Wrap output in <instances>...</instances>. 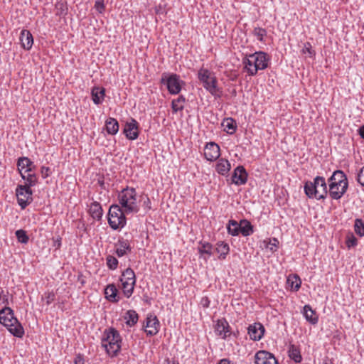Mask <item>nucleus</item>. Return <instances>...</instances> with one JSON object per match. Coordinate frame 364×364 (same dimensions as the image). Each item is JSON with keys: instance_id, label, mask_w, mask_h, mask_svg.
<instances>
[{"instance_id": "obj_31", "label": "nucleus", "mask_w": 364, "mask_h": 364, "mask_svg": "<svg viewBox=\"0 0 364 364\" xmlns=\"http://www.w3.org/2000/svg\"><path fill=\"white\" fill-rule=\"evenodd\" d=\"M105 293L106 295V298L112 302H117L118 301V299H116L117 294V289L116 287L114 284H109L105 290Z\"/></svg>"}, {"instance_id": "obj_40", "label": "nucleus", "mask_w": 364, "mask_h": 364, "mask_svg": "<svg viewBox=\"0 0 364 364\" xmlns=\"http://www.w3.org/2000/svg\"><path fill=\"white\" fill-rule=\"evenodd\" d=\"M346 244L348 249L354 247L358 245V240L353 232H348L346 238Z\"/></svg>"}, {"instance_id": "obj_58", "label": "nucleus", "mask_w": 364, "mask_h": 364, "mask_svg": "<svg viewBox=\"0 0 364 364\" xmlns=\"http://www.w3.org/2000/svg\"><path fill=\"white\" fill-rule=\"evenodd\" d=\"M60 245H61V242H60V238H58V239L55 241V244H54V245L58 248V247H60Z\"/></svg>"}, {"instance_id": "obj_17", "label": "nucleus", "mask_w": 364, "mask_h": 364, "mask_svg": "<svg viewBox=\"0 0 364 364\" xmlns=\"http://www.w3.org/2000/svg\"><path fill=\"white\" fill-rule=\"evenodd\" d=\"M20 41L21 46L25 50H30L33 43V38L31 32L28 30L23 29L20 35Z\"/></svg>"}, {"instance_id": "obj_33", "label": "nucleus", "mask_w": 364, "mask_h": 364, "mask_svg": "<svg viewBox=\"0 0 364 364\" xmlns=\"http://www.w3.org/2000/svg\"><path fill=\"white\" fill-rule=\"evenodd\" d=\"M21 178L26 181V183L23 186L31 187L34 186L37 183V176L34 173H28L27 176L25 175V173H21Z\"/></svg>"}, {"instance_id": "obj_34", "label": "nucleus", "mask_w": 364, "mask_h": 364, "mask_svg": "<svg viewBox=\"0 0 364 364\" xmlns=\"http://www.w3.org/2000/svg\"><path fill=\"white\" fill-rule=\"evenodd\" d=\"M228 232L232 236H237L240 233V223L234 220H230L227 226Z\"/></svg>"}, {"instance_id": "obj_1", "label": "nucleus", "mask_w": 364, "mask_h": 364, "mask_svg": "<svg viewBox=\"0 0 364 364\" xmlns=\"http://www.w3.org/2000/svg\"><path fill=\"white\" fill-rule=\"evenodd\" d=\"M122 338L117 330L109 328L103 332L101 345L107 354L116 356L121 349Z\"/></svg>"}, {"instance_id": "obj_11", "label": "nucleus", "mask_w": 364, "mask_h": 364, "mask_svg": "<svg viewBox=\"0 0 364 364\" xmlns=\"http://www.w3.org/2000/svg\"><path fill=\"white\" fill-rule=\"evenodd\" d=\"M123 132L126 137L130 140L136 139L139 136V124L133 118L125 123Z\"/></svg>"}, {"instance_id": "obj_39", "label": "nucleus", "mask_w": 364, "mask_h": 364, "mask_svg": "<svg viewBox=\"0 0 364 364\" xmlns=\"http://www.w3.org/2000/svg\"><path fill=\"white\" fill-rule=\"evenodd\" d=\"M287 283L293 290L298 291L301 287V282L298 276L294 275L293 277H289L287 279Z\"/></svg>"}, {"instance_id": "obj_53", "label": "nucleus", "mask_w": 364, "mask_h": 364, "mask_svg": "<svg viewBox=\"0 0 364 364\" xmlns=\"http://www.w3.org/2000/svg\"><path fill=\"white\" fill-rule=\"evenodd\" d=\"M56 7H57V9H60V15L66 14L65 9H63L64 4L63 3L57 4Z\"/></svg>"}, {"instance_id": "obj_47", "label": "nucleus", "mask_w": 364, "mask_h": 364, "mask_svg": "<svg viewBox=\"0 0 364 364\" xmlns=\"http://www.w3.org/2000/svg\"><path fill=\"white\" fill-rule=\"evenodd\" d=\"M302 52L304 53H308L309 54L310 57H311L313 55H314V52L311 49V46L310 43H306L304 44V47L302 49Z\"/></svg>"}, {"instance_id": "obj_28", "label": "nucleus", "mask_w": 364, "mask_h": 364, "mask_svg": "<svg viewBox=\"0 0 364 364\" xmlns=\"http://www.w3.org/2000/svg\"><path fill=\"white\" fill-rule=\"evenodd\" d=\"M341 182L345 181L344 185L348 187V178L343 171L336 170L333 172V175L328 178V182Z\"/></svg>"}, {"instance_id": "obj_59", "label": "nucleus", "mask_w": 364, "mask_h": 364, "mask_svg": "<svg viewBox=\"0 0 364 364\" xmlns=\"http://www.w3.org/2000/svg\"><path fill=\"white\" fill-rule=\"evenodd\" d=\"M167 361H168V364H178V362H176L174 360H168Z\"/></svg>"}, {"instance_id": "obj_38", "label": "nucleus", "mask_w": 364, "mask_h": 364, "mask_svg": "<svg viewBox=\"0 0 364 364\" xmlns=\"http://www.w3.org/2000/svg\"><path fill=\"white\" fill-rule=\"evenodd\" d=\"M354 231L360 237L364 236V222L362 219L356 218L355 220Z\"/></svg>"}, {"instance_id": "obj_23", "label": "nucleus", "mask_w": 364, "mask_h": 364, "mask_svg": "<svg viewBox=\"0 0 364 364\" xmlns=\"http://www.w3.org/2000/svg\"><path fill=\"white\" fill-rule=\"evenodd\" d=\"M105 90L102 87H94L92 89V99L95 105H100L102 103L105 97Z\"/></svg>"}, {"instance_id": "obj_56", "label": "nucleus", "mask_w": 364, "mask_h": 364, "mask_svg": "<svg viewBox=\"0 0 364 364\" xmlns=\"http://www.w3.org/2000/svg\"><path fill=\"white\" fill-rule=\"evenodd\" d=\"M322 364H334V363H333V361L331 359L326 358L325 359H323Z\"/></svg>"}, {"instance_id": "obj_16", "label": "nucleus", "mask_w": 364, "mask_h": 364, "mask_svg": "<svg viewBox=\"0 0 364 364\" xmlns=\"http://www.w3.org/2000/svg\"><path fill=\"white\" fill-rule=\"evenodd\" d=\"M248 334L253 341H259L264 335V327L260 323H255L249 326Z\"/></svg>"}, {"instance_id": "obj_44", "label": "nucleus", "mask_w": 364, "mask_h": 364, "mask_svg": "<svg viewBox=\"0 0 364 364\" xmlns=\"http://www.w3.org/2000/svg\"><path fill=\"white\" fill-rule=\"evenodd\" d=\"M243 63L245 64V68L249 73L250 68H253V66H255L254 59H252V54L247 55L243 59Z\"/></svg>"}, {"instance_id": "obj_36", "label": "nucleus", "mask_w": 364, "mask_h": 364, "mask_svg": "<svg viewBox=\"0 0 364 364\" xmlns=\"http://www.w3.org/2000/svg\"><path fill=\"white\" fill-rule=\"evenodd\" d=\"M214 247L209 242H200L198 247V252L203 255L206 254L208 256H211L214 252Z\"/></svg>"}, {"instance_id": "obj_29", "label": "nucleus", "mask_w": 364, "mask_h": 364, "mask_svg": "<svg viewBox=\"0 0 364 364\" xmlns=\"http://www.w3.org/2000/svg\"><path fill=\"white\" fill-rule=\"evenodd\" d=\"M288 353L289 358L295 363H300L301 361L302 357L300 350L295 345L291 344L289 346Z\"/></svg>"}, {"instance_id": "obj_43", "label": "nucleus", "mask_w": 364, "mask_h": 364, "mask_svg": "<svg viewBox=\"0 0 364 364\" xmlns=\"http://www.w3.org/2000/svg\"><path fill=\"white\" fill-rule=\"evenodd\" d=\"M107 264L110 269H115L117 267L118 260L113 256H108L107 257Z\"/></svg>"}, {"instance_id": "obj_30", "label": "nucleus", "mask_w": 364, "mask_h": 364, "mask_svg": "<svg viewBox=\"0 0 364 364\" xmlns=\"http://www.w3.org/2000/svg\"><path fill=\"white\" fill-rule=\"evenodd\" d=\"M224 130L228 134H232L237 129L236 122L232 118L225 119L222 123Z\"/></svg>"}, {"instance_id": "obj_6", "label": "nucleus", "mask_w": 364, "mask_h": 364, "mask_svg": "<svg viewBox=\"0 0 364 364\" xmlns=\"http://www.w3.org/2000/svg\"><path fill=\"white\" fill-rule=\"evenodd\" d=\"M108 223L113 230L122 228L126 225L124 213L118 205L110 206L108 212Z\"/></svg>"}, {"instance_id": "obj_2", "label": "nucleus", "mask_w": 364, "mask_h": 364, "mask_svg": "<svg viewBox=\"0 0 364 364\" xmlns=\"http://www.w3.org/2000/svg\"><path fill=\"white\" fill-rule=\"evenodd\" d=\"M0 323L16 337L21 338L24 335L22 325L14 316V311L10 307H4L0 310Z\"/></svg>"}, {"instance_id": "obj_24", "label": "nucleus", "mask_w": 364, "mask_h": 364, "mask_svg": "<svg viewBox=\"0 0 364 364\" xmlns=\"http://www.w3.org/2000/svg\"><path fill=\"white\" fill-rule=\"evenodd\" d=\"M33 162L28 157L18 158L17 161V166L20 174L23 173L22 171L25 168H26L25 173L31 171L32 168L31 166Z\"/></svg>"}, {"instance_id": "obj_3", "label": "nucleus", "mask_w": 364, "mask_h": 364, "mask_svg": "<svg viewBox=\"0 0 364 364\" xmlns=\"http://www.w3.org/2000/svg\"><path fill=\"white\" fill-rule=\"evenodd\" d=\"M305 194L310 198L324 199L328 194L326 180L322 176H316L314 181H306L304 184Z\"/></svg>"}, {"instance_id": "obj_19", "label": "nucleus", "mask_w": 364, "mask_h": 364, "mask_svg": "<svg viewBox=\"0 0 364 364\" xmlns=\"http://www.w3.org/2000/svg\"><path fill=\"white\" fill-rule=\"evenodd\" d=\"M229 328V323L225 318H221L217 321L215 330L217 334L222 336L223 338H226L228 336L227 333L230 331Z\"/></svg>"}, {"instance_id": "obj_12", "label": "nucleus", "mask_w": 364, "mask_h": 364, "mask_svg": "<svg viewBox=\"0 0 364 364\" xmlns=\"http://www.w3.org/2000/svg\"><path fill=\"white\" fill-rule=\"evenodd\" d=\"M255 364H279L274 355L266 350H259L255 355Z\"/></svg>"}, {"instance_id": "obj_46", "label": "nucleus", "mask_w": 364, "mask_h": 364, "mask_svg": "<svg viewBox=\"0 0 364 364\" xmlns=\"http://www.w3.org/2000/svg\"><path fill=\"white\" fill-rule=\"evenodd\" d=\"M356 180L358 183L364 187V166L358 172Z\"/></svg>"}, {"instance_id": "obj_27", "label": "nucleus", "mask_w": 364, "mask_h": 364, "mask_svg": "<svg viewBox=\"0 0 364 364\" xmlns=\"http://www.w3.org/2000/svg\"><path fill=\"white\" fill-rule=\"evenodd\" d=\"M304 316L306 321L310 322L311 324H316L318 322V317L316 316L315 311L312 310L309 305L304 306Z\"/></svg>"}, {"instance_id": "obj_13", "label": "nucleus", "mask_w": 364, "mask_h": 364, "mask_svg": "<svg viewBox=\"0 0 364 364\" xmlns=\"http://www.w3.org/2000/svg\"><path fill=\"white\" fill-rule=\"evenodd\" d=\"M247 173L242 166H237L232 175L231 181L236 185H243L247 182Z\"/></svg>"}, {"instance_id": "obj_54", "label": "nucleus", "mask_w": 364, "mask_h": 364, "mask_svg": "<svg viewBox=\"0 0 364 364\" xmlns=\"http://www.w3.org/2000/svg\"><path fill=\"white\" fill-rule=\"evenodd\" d=\"M273 241H274V243H272H272H270V244H269V245H271V246L269 247V249H270V250H271L272 252H274V251L276 250V247H277L276 243H277V242H278V240H277V239H275V238H274V239H273Z\"/></svg>"}, {"instance_id": "obj_42", "label": "nucleus", "mask_w": 364, "mask_h": 364, "mask_svg": "<svg viewBox=\"0 0 364 364\" xmlns=\"http://www.w3.org/2000/svg\"><path fill=\"white\" fill-rule=\"evenodd\" d=\"M253 34L257 37L258 41H262L264 36L267 34V31L264 28L257 27L254 29Z\"/></svg>"}, {"instance_id": "obj_50", "label": "nucleus", "mask_w": 364, "mask_h": 364, "mask_svg": "<svg viewBox=\"0 0 364 364\" xmlns=\"http://www.w3.org/2000/svg\"><path fill=\"white\" fill-rule=\"evenodd\" d=\"M75 364H85L84 356L81 354H78L75 356L74 359Z\"/></svg>"}, {"instance_id": "obj_20", "label": "nucleus", "mask_w": 364, "mask_h": 364, "mask_svg": "<svg viewBox=\"0 0 364 364\" xmlns=\"http://www.w3.org/2000/svg\"><path fill=\"white\" fill-rule=\"evenodd\" d=\"M116 246L117 247L115 253L118 257H122L127 253V250L131 251V247L127 240L120 239Z\"/></svg>"}, {"instance_id": "obj_37", "label": "nucleus", "mask_w": 364, "mask_h": 364, "mask_svg": "<svg viewBox=\"0 0 364 364\" xmlns=\"http://www.w3.org/2000/svg\"><path fill=\"white\" fill-rule=\"evenodd\" d=\"M185 101V97L182 95L179 96L177 99L173 100L171 103V108L173 112H177L178 111L183 109V104Z\"/></svg>"}, {"instance_id": "obj_22", "label": "nucleus", "mask_w": 364, "mask_h": 364, "mask_svg": "<svg viewBox=\"0 0 364 364\" xmlns=\"http://www.w3.org/2000/svg\"><path fill=\"white\" fill-rule=\"evenodd\" d=\"M119 123L116 119L109 117L105 122L107 132L111 135H115L119 131Z\"/></svg>"}, {"instance_id": "obj_32", "label": "nucleus", "mask_w": 364, "mask_h": 364, "mask_svg": "<svg viewBox=\"0 0 364 364\" xmlns=\"http://www.w3.org/2000/svg\"><path fill=\"white\" fill-rule=\"evenodd\" d=\"M124 318L127 320V325L132 326L137 323L139 316L134 310H129L127 311Z\"/></svg>"}, {"instance_id": "obj_10", "label": "nucleus", "mask_w": 364, "mask_h": 364, "mask_svg": "<svg viewBox=\"0 0 364 364\" xmlns=\"http://www.w3.org/2000/svg\"><path fill=\"white\" fill-rule=\"evenodd\" d=\"M18 204L21 209H25L33 201V191L29 187L18 185L16 189Z\"/></svg>"}, {"instance_id": "obj_7", "label": "nucleus", "mask_w": 364, "mask_h": 364, "mask_svg": "<svg viewBox=\"0 0 364 364\" xmlns=\"http://www.w3.org/2000/svg\"><path fill=\"white\" fill-rule=\"evenodd\" d=\"M161 83L166 85L168 92L171 95H177L181 92V85L183 82L176 74L164 73L161 79Z\"/></svg>"}, {"instance_id": "obj_25", "label": "nucleus", "mask_w": 364, "mask_h": 364, "mask_svg": "<svg viewBox=\"0 0 364 364\" xmlns=\"http://www.w3.org/2000/svg\"><path fill=\"white\" fill-rule=\"evenodd\" d=\"M90 213L93 219L100 220L102 217L103 210L100 204L93 202L90 206Z\"/></svg>"}, {"instance_id": "obj_14", "label": "nucleus", "mask_w": 364, "mask_h": 364, "mask_svg": "<svg viewBox=\"0 0 364 364\" xmlns=\"http://www.w3.org/2000/svg\"><path fill=\"white\" fill-rule=\"evenodd\" d=\"M205 158L210 161L216 160L220 156V147L214 143H208L204 149Z\"/></svg>"}, {"instance_id": "obj_51", "label": "nucleus", "mask_w": 364, "mask_h": 364, "mask_svg": "<svg viewBox=\"0 0 364 364\" xmlns=\"http://www.w3.org/2000/svg\"><path fill=\"white\" fill-rule=\"evenodd\" d=\"M200 304L204 308H208L210 305V300L207 296H204L201 299Z\"/></svg>"}, {"instance_id": "obj_57", "label": "nucleus", "mask_w": 364, "mask_h": 364, "mask_svg": "<svg viewBox=\"0 0 364 364\" xmlns=\"http://www.w3.org/2000/svg\"><path fill=\"white\" fill-rule=\"evenodd\" d=\"M333 183H336V185H337L338 187H341V188H343V186H344V183L345 181H341V182H333Z\"/></svg>"}, {"instance_id": "obj_55", "label": "nucleus", "mask_w": 364, "mask_h": 364, "mask_svg": "<svg viewBox=\"0 0 364 364\" xmlns=\"http://www.w3.org/2000/svg\"><path fill=\"white\" fill-rule=\"evenodd\" d=\"M359 134L362 139H364V125L361 126L358 130Z\"/></svg>"}, {"instance_id": "obj_35", "label": "nucleus", "mask_w": 364, "mask_h": 364, "mask_svg": "<svg viewBox=\"0 0 364 364\" xmlns=\"http://www.w3.org/2000/svg\"><path fill=\"white\" fill-rule=\"evenodd\" d=\"M214 251L220 255V258L225 259L229 252V245L224 242H218Z\"/></svg>"}, {"instance_id": "obj_15", "label": "nucleus", "mask_w": 364, "mask_h": 364, "mask_svg": "<svg viewBox=\"0 0 364 364\" xmlns=\"http://www.w3.org/2000/svg\"><path fill=\"white\" fill-rule=\"evenodd\" d=\"M159 321L156 316L150 315L146 319V324L144 327L148 336H154L159 332Z\"/></svg>"}, {"instance_id": "obj_9", "label": "nucleus", "mask_w": 364, "mask_h": 364, "mask_svg": "<svg viewBox=\"0 0 364 364\" xmlns=\"http://www.w3.org/2000/svg\"><path fill=\"white\" fill-rule=\"evenodd\" d=\"M252 59H254L255 66L250 68V75H255L258 70H264L268 66L269 58H267V53L264 52L259 51L252 53Z\"/></svg>"}, {"instance_id": "obj_5", "label": "nucleus", "mask_w": 364, "mask_h": 364, "mask_svg": "<svg viewBox=\"0 0 364 364\" xmlns=\"http://www.w3.org/2000/svg\"><path fill=\"white\" fill-rule=\"evenodd\" d=\"M198 76L206 90L214 96L220 97L218 92H220L217 86V79L209 70L205 68L200 69Z\"/></svg>"}, {"instance_id": "obj_26", "label": "nucleus", "mask_w": 364, "mask_h": 364, "mask_svg": "<svg viewBox=\"0 0 364 364\" xmlns=\"http://www.w3.org/2000/svg\"><path fill=\"white\" fill-rule=\"evenodd\" d=\"M240 233L245 236H250L254 232L253 226L247 220H241L240 222Z\"/></svg>"}, {"instance_id": "obj_49", "label": "nucleus", "mask_w": 364, "mask_h": 364, "mask_svg": "<svg viewBox=\"0 0 364 364\" xmlns=\"http://www.w3.org/2000/svg\"><path fill=\"white\" fill-rule=\"evenodd\" d=\"M41 173L43 178H46L48 176H49L50 173V169L49 167L43 166L41 168Z\"/></svg>"}, {"instance_id": "obj_4", "label": "nucleus", "mask_w": 364, "mask_h": 364, "mask_svg": "<svg viewBox=\"0 0 364 364\" xmlns=\"http://www.w3.org/2000/svg\"><path fill=\"white\" fill-rule=\"evenodd\" d=\"M119 200L124 213H137L139 208L136 204V193L134 188H124L119 194Z\"/></svg>"}, {"instance_id": "obj_18", "label": "nucleus", "mask_w": 364, "mask_h": 364, "mask_svg": "<svg viewBox=\"0 0 364 364\" xmlns=\"http://www.w3.org/2000/svg\"><path fill=\"white\" fill-rule=\"evenodd\" d=\"M347 189V185H344L343 188H341V187H338L336 183L329 182V195L333 199H340L345 194Z\"/></svg>"}, {"instance_id": "obj_21", "label": "nucleus", "mask_w": 364, "mask_h": 364, "mask_svg": "<svg viewBox=\"0 0 364 364\" xmlns=\"http://www.w3.org/2000/svg\"><path fill=\"white\" fill-rule=\"evenodd\" d=\"M231 165L230 162L225 159H220L216 164L215 169L217 172L223 176H226L230 170Z\"/></svg>"}, {"instance_id": "obj_52", "label": "nucleus", "mask_w": 364, "mask_h": 364, "mask_svg": "<svg viewBox=\"0 0 364 364\" xmlns=\"http://www.w3.org/2000/svg\"><path fill=\"white\" fill-rule=\"evenodd\" d=\"M144 209H146V211L149 210L151 208V201L150 199L148 197H146V199L144 200Z\"/></svg>"}, {"instance_id": "obj_41", "label": "nucleus", "mask_w": 364, "mask_h": 364, "mask_svg": "<svg viewBox=\"0 0 364 364\" xmlns=\"http://www.w3.org/2000/svg\"><path fill=\"white\" fill-rule=\"evenodd\" d=\"M16 236L18 241L22 244H27L29 238L26 232L23 230H18L16 231Z\"/></svg>"}, {"instance_id": "obj_48", "label": "nucleus", "mask_w": 364, "mask_h": 364, "mask_svg": "<svg viewBox=\"0 0 364 364\" xmlns=\"http://www.w3.org/2000/svg\"><path fill=\"white\" fill-rule=\"evenodd\" d=\"M95 7L100 13H102V11L105 10V4L103 1H96Z\"/></svg>"}, {"instance_id": "obj_45", "label": "nucleus", "mask_w": 364, "mask_h": 364, "mask_svg": "<svg viewBox=\"0 0 364 364\" xmlns=\"http://www.w3.org/2000/svg\"><path fill=\"white\" fill-rule=\"evenodd\" d=\"M46 300V304L50 305L55 300V294L53 292H46L42 299Z\"/></svg>"}, {"instance_id": "obj_8", "label": "nucleus", "mask_w": 364, "mask_h": 364, "mask_svg": "<svg viewBox=\"0 0 364 364\" xmlns=\"http://www.w3.org/2000/svg\"><path fill=\"white\" fill-rule=\"evenodd\" d=\"M123 292L127 298H129L133 291L136 284V276L134 272L131 268L126 269L120 278Z\"/></svg>"}]
</instances>
